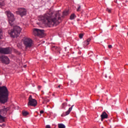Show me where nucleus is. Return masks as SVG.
<instances>
[{
    "label": "nucleus",
    "mask_w": 128,
    "mask_h": 128,
    "mask_svg": "<svg viewBox=\"0 0 128 128\" xmlns=\"http://www.w3.org/2000/svg\"><path fill=\"white\" fill-rule=\"evenodd\" d=\"M80 8H81V7H80V6L78 8H77L76 10V11L77 12H80Z\"/></svg>",
    "instance_id": "nucleus-26"
},
{
    "label": "nucleus",
    "mask_w": 128,
    "mask_h": 128,
    "mask_svg": "<svg viewBox=\"0 0 128 128\" xmlns=\"http://www.w3.org/2000/svg\"><path fill=\"white\" fill-rule=\"evenodd\" d=\"M64 16H68V10H65L63 12Z\"/></svg>",
    "instance_id": "nucleus-22"
},
{
    "label": "nucleus",
    "mask_w": 128,
    "mask_h": 128,
    "mask_svg": "<svg viewBox=\"0 0 128 128\" xmlns=\"http://www.w3.org/2000/svg\"><path fill=\"white\" fill-rule=\"evenodd\" d=\"M9 92L6 86H0V96H8Z\"/></svg>",
    "instance_id": "nucleus-5"
},
{
    "label": "nucleus",
    "mask_w": 128,
    "mask_h": 128,
    "mask_svg": "<svg viewBox=\"0 0 128 128\" xmlns=\"http://www.w3.org/2000/svg\"><path fill=\"white\" fill-rule=\"evenodd\" d=\"M42 88V86H38V88Z\"/></svg>",
    "instance_id": "nucleus-37"
},
{
    "label": "nucleus",
    "mask_w": 128,
    "mask_h": 128,
    "mask_svg": "<svg viewBox=\"0 0 128 128\" xmlns=\"http://www.w3.org/2000/svg\"><path fill=\"white\" fill-rule=\"evenodd\" d=\"M105 78H108V76H105Z\"/></svg>",
    "instance_id": "nucleus-39"
},
{
    "label": "nucleus",
    "mask_w": 128,
    "mask_h": 128,
    "mask_svg": "<svg viewBox=\"0 0 128 128\" xmlns=\"http://www.w3.org/2000/svg\"><path fill=\"white\" fill-rule=\"evenodd\" d=\"M79 38H84V34H80Z\"/></svg>",
    "instance_id": "nucleus-25"
},
{
    "label": "nucleus",
    "mask_w": 128,
    "mask_h": 128,
    "mask_svg": "<svg viewBox=\"0 0 128 128\" xmlns=\"http://www.w3.org/2000/svg\"><path fill=\"white\" fill-rule=\"evenodd\" d=\"M58 128H66V126L62 124H58Z\"/></svg>",
    "instance_id": "nucleus-17"
},
{
    "label": "nucleus",
    "mask_w": 128,
    "mask_h": 128,
    "mask_svg": "<svg viewBox=\"0 0 128 128\" xmlns=\"http://www.w3.org/2000/svg\"><path fill=\"white\" fill-rule=\"evenodd\" d=\"M41 20H42L44 24H47L49 28L51 26H56L62 22V18L60 13L47 14L41 17Z\"/></svg>",
    "instance_id": "nucleus-1"
},
{
    "label": "nucleus",
    "mask_w": 128,
    "mask_h": 128,
    "mask_svg": "<svg viewBox=\"0 0 128 128\" xmlns=\"http://www.w3.org/2000/svg\"><path fill=\"white\" fill-rule=\"evenodd\" d=\"M57 46H52L51 48V50L52 52H56V49Z\"/></svg>",
    "instance_id": "nucleus-21"
},
{
    "label": "nucleus",
    "mask_w": 128,
    "mask_h": 128,
    "mask_svg": "<svg viewBox=\"0 0 128 128\" xmlns=\"http://www.w3.org/2000/svg\"><path fill=\"white\" fill-rule=\"evenodd\" d=\"M0 54H10V48H2L0 47ZM0 60L2 64H10V58L6 56H0Z\"/></svg>",
    "instance_id": "nucleus-2"
},
{
    "label": "nucleus",
    "mask_w": 128,
    "mask_h": 128,
    "mask_svg": "<svg viewBox=\"0 0 128 128\" xmlns=\"http://www.w3.org/2000/svg\"><path fill=\"white\" fill-rule=\"evenodd\" d=\"M76 14H72L70 16V20H74V18H76Z\"/></svg>",
    "instance_id": "nucleus-18"
},
{
    "label": "nucleus",
    "mask_w": 128,
    "mask_h": 128,
    "mask_svg": "<svg viewBox=\"0 0 128 128\" xmlns=\"http://www.w3.org/2000/svg\"><path fill=\"white\" fill-rule=\"evenodd\" d=\"M2 31L0 30V40H2Z\"/></svg>",
    "instance_id": "nucleus-27"
},
{
    "label": "nucleus",
    "mask_w": 128,
    "mask_h": 128,
    "mask_svg": "<svg viewBox=\"0 0 128 128\" xmlns=\"http://www.w3.org/2000/svg\"><path fill=\"white\" fill-rule=\"evenodd\" d=\"M20 32H22V28L18 26H16L13 29L9 30L8 34L11 38H18V34H20Z\"/></svg>",
    "instance_id": "nucleus-3"
},
{
    "label": "nucleus",
    "mask_w": 128,
    "mask_h": 128,
    "mask_svg": "<svg viewBox=\"0 0 128 128\" xmlns=\"http://www.w3.org/2000/svg\"><path fill=\"white\" fill-rule=\"evenodd\" d=\"M0 84H2V83H0Z\"/></svg>",
    "instance_id": "nucleus-45"
},
{
    "label": "nucleus",
    "mask_w": 128,
    "mask_h": 128,
    "mask_svg": "<svg viewBox=\"0 0 128 128\" xmlns=\"http://www.w3.org/2000/svg\"><path fill=\"white\" fill-rule=\"evenodd\" d=\"M90 40H92V39H90V38H89L87 39L86 41H84V46H88V44H90Z\"/></svg>",
    "instance_id": "nucleus-13"
},
{
    "label": "nucleus",
    "mask_w": 128,
    "mask_h": 128,
    "mask_svg": "<svg viewBox=\"0 0 128 128\" xmlns=\"http://www.w3.org/2000/svg\"><path fill=\"white\" fill-rule=\"evenodd\" d=\"M106 12H108L109 14H110V12H112V10L107 8L106 10Z\"/></svg>",
    "instance_id": "nucleus-24"
},
{
    "label": "nucleus",
    "mask_w": 128,
    "mask_h": 128,
    "mask_svg": "<svg viewBox=\"0 0 128 128\" xmlns=\"http://www.w3.org/2000/svg\"><path fill=\"white\" fill-rule=\"evenodd\" d=\"M62 116H64L62 115Z\"/></svg>",
    "instance_id": "nucleus-43"
},
{
    "label": "nucleus",
    "mask_w": 128,
    "mask_h": 128,
    "mask_svg": "<svg viewBox=\"0 0 128 128\" xmlns=\"http://www.w3.org/2000/svg\"><path fill=\"white\" fill-rule=\"evenodd\" d=\"M100 116H101V120L102 122V120H104V118H108V114L106 112H104L101 114Z\"/></svg>",
    "instance_id": "nucleus-12"
},
{
    "label": "nucleus",
    "mask_w": 128,
    "mask_h": 128,
    "mask_svg": "<svg viewBox=\"0 0 128 128\" xmlns=\"http://www.w3.org/2000/svg\"><path fill=\"white\" fill-rule=\"evenodd\" d=\"M44 110H41L40 111V114H44Z\"/></svg>",
    "instance_id": "nucleus-33"
},
{
    "label": "nucleus",
    "mask_w": 128,
    "mask_h": 128,
    "mask_svg": "<svg viewBox=\"0 0 128 128\" xmlns=\"http://www.w3.org/2000/svg\"><path fill=\"white\" fill-rule=\"evenodd\" d=\"M108 48H112V45H108Z\"/></svg>",
    "instance_id": "nucleus-29"
},
{
    "label": "nucleus",
    "mask_w": 128,
    "mask_h": 128,
    "mask_svg": "<svg viewBox=\"0 0 128 128\" xmlns=\"http://www.w3.org/2000/svg\"><path fill=\"white\" fill-rule=\"evenodd\" d=\"M73 106H74V105H72L71 108H68V110L66 112V116H68V114H70V112H72V110Z\"/></svg>",
    "instance_id": "nucleus-14"
},
{
    "label": "nucleus",
    "mask_w": 128,
    "mask_h": 128,
    "mask_svg": "<svg viewBox=\"0 0 128 128\" xmlns=\"http://www.w3.org/2000/svg\"><path fill=\"white\" fill-rule=\"evenodd\" d=\"M8 96H0V104H6L8 102Z\"/></svg>",
    "instance_id": "nucleus-10"
},
{
    "label": "nucleus",
    "mask_w": 128,
    "mask_h": 128,
    "mask_svg": "<svg viewBox=\"0 0 128 128\" xmlns=\"http://www.w3.org/2000/svg\"><path fill=\"white\" fill-rule=\"evenodd\" d=\"M58 88H60V85H59V86H58Z\"/></svg>",
    "instance_id": "nucleus-38"
},
{
    "label": "nucleus",
    "mask_w": 128,
    "mask_h": 128,
    "mask_svg": "<svg viewBox=\"0 0 128 128\" xmlns=\"http://www.w3.org/2000/svg\"><path fill=\"white\" fill-rule=\"evenodd\" d=\"M66 101L68 102V99H66Z\"/></svg>",
    "instance_id": "nucleus-40"
},
{
    "label": "nucleus",
    "mask_w": 128,
    "mask_h": 128,
    "mask_svg": "<svg viewBox=\"0 0 128 128\" xmlns=\"http://www.w3.org/2000/svg\"><path fill=\"white\" fill-rule=\"evenodd\" d=\"M22 114L24 116H28V112H26V111H22Z\"/></svg>",
    "instance_id": "nucleus-20"
},
{
    "label": "nucleus",
    "mask_w": 128,
    "mask_h": 128,
    "mask_svg": "<svg viewBox=\"0 0 128 128\" xmlns=\"http://www.w3.org/2000/svg\"><path fill=\"white\" fill-rule=\"evenodd\" d=\"M30 96H32V95H30Z\"/></svg>",
    "instance_id": "nucleus-41"
},
{
    "label": "nucleus",
    "mask_w": 128,
    "mask_h": 128,
    "mask_svg": "<svg viewBox=\"0 0 128 128\" xmlns=\"http://www.w3.org/2000/svg\"><path fill=\"white\" fill-rule=\"evenodd\" d=\"M52 96H56V93H53L52 94Z\"/></svg>",
    "instance_id": "nucleus-31"
},
{
    "label": "nucleus",
    "mask_w": 128,
    "mask_h": 128,
    "mask_svg": "<svg viewBox=\"0 0 128 128\" xmlns=\"http://www.w3.org/2000/svg\"><path fill=\"white\" fill-rule=\"evenodd\" d=\"M17 46H18V48H22V46H20V44H17Z\"/></svg>",
    "instance_id": "nucleus-28"
},
{
    "label": "nucleus",
    "mask_w": 128,
    "mask_h": 128,
    "mask_svg": "<svg viewBox=\"0 0 128 128\" xmlns=\"http://www.w3.org/2000/svg\"><path fill=\"white\" fill-rule=\"evenodd\" d=\"M92 60H94V58H92Z\"/></svg>",
    "instance_id": "nucleus-42"
},
{
    "label": "nucleus",
    "mask_w": 128,
    "mask_h": 128,
    "mask_svg": "<svg viewBox=\"0 0 128 128\" xmlns=\"http://www.w3.org/2000/svg\"><path fill=\"white\" fill-rule=\"evenodd\" d=\"M0 6H2V3L0 2Z\"/></svg>",
    "instance_id": "nucleus-34"
},
{
    "label": "nucleus",
    "mask_w": 128,
    "mask_h": 128,
    "mask_svg": "<svg viewBox=\"0 0 128 128\" xmlns=\"http://www.w3.org/2000/svg\"><path fill=\"white\" fill-rule=\"evenodd\" d=\"M42 98L44 100L42 104H46V102H50V100H48L46 97H42Z\"/></svg>",
    "instance_id": "nucleus-15"
},
{
    "label": "nucleus",
    "mask_w": 128,
    "mask_h": 128,
    "mask_svg": "<svg viewBox=\"0 0 128 128\" xmlns=\"http://www.w3.org/2000/svg\"><path fill=\"white\" fill-rule=\"evenodd\" d=\"M66 103L62 104V106H63L62 108H64V106H66Z\"/></svg>",
    "instance_id": "nucleus-32"
},
{
    "label": "nucleus",
    "mask_w": 128,
    "mask_h": 128,
    "mask_svg": "<svg viewBox=\"0 0 128 128\" xmlns=\"http://www.w3.org/2000/svg\"><path fill=\"white\" fill-rule=\"evenodd\" d=\"M46 128H50V125H46Z\"/></svg>",
    "instance_id": "nucleus-30"
},
{
    "label": "nucleus",
    "mask_w": 128,
    "mask_h": 128,
    "mask_svg": "<svg viewBox=\"0 0 128 128\" xmlns=\"http://www.w3.org/2000/svg\"><path fill=\"white\" fill-rule=\"evenodd\" d=\"M34 32L40 38H44V30L34 28Z\"/></svg>",
    "instance_id": "nucleus-8"
},
{
    "label": "nucleus",
    "mask_w": 128,
    "mask_h": 128,
    "mask_svg": "<svg viewBox=\"0 0 128 128\" xmlns=\"http://www.w3.org/2000/svg\"><path fill=\"white\" fill-rule=\"evenodd\" d=\"M2 126H6V124H2Z\"/></svg>",
    "instance_id": "nucleus-35"
},
{
    "label": "nucleus",
    "mask_w": 128,
    "mask_h": 128,
    "mask_svg": "<svg viewBox=\"0 0 128 128\" xmlns=\"http://www.w3.org/2000/svg\"><path fill=\"white\" fill-rule=\"evenodd\" d=\"M80 54H82V52H80V51H78V52H76L75 54V56H80Z\"/></svg>",
    "instance_id": "nucleus-19"
},
{
    "label": "nucleus",
    "mask_w": 128,
    "mask_h": 128,
    "mask_svg": "<svg viewBox=\"0 0 128 128\" xmlns=\"http://www.w3.org/2000/svg\"><path fill=\"white\" fill-rule=\"evenodd\" d=\"M24 68H26V65H24Z\"/></svg>",
    "instance_id": "nucleus-36"
},
{
    "label": "nucleus",
    "mask_w": 128,
    "mask_h": 128,
    "mask_svg": "<svg viewBox=\"0 0 128 128\" xmlns=\"http://www.w3.org/2000/svg\"><path fill=\"white\" fill-rule=\"evenodd\" d=\"M62 18H64V16H62Z\"/></svg>",
    "instance_id": "nucleus-44"
},
{
    "label": "nucleus",
    "mask_w": 128,
    "mask_h": 128,
    "mask_svg": "<svg viewBox=\"0 0 128 128\" xmlns=\"http://www.w3.org/2000/svg\"><path fill=\"white\" fill-rule=\"evenodd\" d=\"M17 14H20V16H24L26 14V10L24 8H18V11L16 12Z\"/></svg>",
    "instance_id": "nucleus-9"
},
{
    "label": "nucleus",
    "mask_w": 128,
    "mask_h": 128,
    "mask_svg": "<svg viewBox=\"0 0 128 128\" xmlns=\"http://www.w3.org/2000/svg\"><path fill=\"white\" fill-rule=\"evenodd\" d=\"M4 118H6L2 116V115H0V122H4Z\"/></svg>",
    "instance_id": "nucleus-16"
},
{
    "label": "nucleus",
    "mask_w": 128,
    "mask_h": 128,
    "mask_svg": "<svg viewBox=\"0 0 128 128\" xmlns=\"http://www.w3.org/2000/svg\"><path fill=\"white\" fill-rule=\"evenodd\" d=\"M38 104V102L36 99L32 98V96H30L28 98V106H36Z\"/></svg>",
    "instance_id": "nucleus-7"
},
{
    "label": "nucleus",
    "mask_w": 128,
    "mask_h": 128,
    "mask_svg": "<svg viewBox=\"0 0 128 128\" xmlns=\"http://www.w3.org/2000/svg\"><path fill=\"white\" fill-rule=\"evenodd\" d=\"M23 44L26 49L30 48L32 46V40L30 38H26L23 40Z\"/></svg>",
    "instance_id": "nucleus-6"
},
{
    "label": "nucleus",
    "mask_w": 128,
    "mask_h": 128,
    "mask_svg": "<svg viewBox=\"0 0 128 128\" xmlns=\"http://www.w3.org/2000/svg\"><path fill=\"white\" fill-rule=\"evenodd\" d=\"M55 52H59V54H60V47H56V50Z\"/></svg>",
    "instance_id": "nucleus-23"
},
{
    "label": "nucleus",
    "mask_w": 128,
    "mask_h": 128,
    "mask_svg": "<svg viewBox=\"0 0 128 128\" xmlns=\"http://www.w3.org/2000/svg\"><path fill=\"white\" fill-rule=\"evenodd\" d=\"M10 110V108H6L2 109L0 112L2 116H6L8 114V112Z\"/></svg>",
    "instance_id": "nucleus-11"
},
{
    "label": "nucleus",
    "mask_w": 128,
    "mask_h": 128,
    "mask_svg": "<svg viewBox=\"0 0 128 128\" xmlns=\"http://www.w3.org/2000/svg\"><path fill=\"white\" fill-rule=\"evenodd\" d=\"M5 14L8 18L10 26H14V22L16 20V18H14V15L10 10L6 11Z\"/></svg>",
    "instance_id": "nucleus-4"
}]
</instances>
